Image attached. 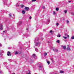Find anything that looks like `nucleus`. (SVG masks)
Masks as SVG:
<instances>
[{"label": "nucleus", "instance_id": "nucleus-1", "mask_svg": "<svg viewBox=\"0 0 74 74\" xmlns=\"http://www.w3.org/2000/svg\"><path fill=\"white\" fill-rule=\"evenodd\" d=\"M35 42V45H36V46H37L38 45H40V43L39 42Z\"/></svg>", "mask_w": 74, "mask_h": 74}, {"label": "nucleus", "instance_id": "nucleus-2", "mask_svg": "<svg viewBox=\"0 0 74 74\" xmlns=\"http://www.w3.org/2000/svg\"><path fill=\"white\" fill-rule=\"evenodd\" d=\"M0 29L1 30L3 29V25L1 24H0Z\"/></svg>", "mask_w": 74, "mask_h": 74}, {"label": "nucleus", "instance_id": "nucleus-3", "mask_svg": "<svg viewBox=\"0 0 74 74\" xmlns=\"http://www.w3.org/2000/svg\"><path fill=\"white\" fill-rule=\"evenodd\" d=\"M67 50H69L70 51L71 49H70V47L69 46V45H67Z\"/></svg>", "mask_w": 74, "mask_h": 74}, {"label": "nucleus", "instance_id": "nucleus-4", "mask_svg": "<svg viewBox=\"0 0 74 74\" xmlns=\"http://www.w3.org/2000/svg\"><path fill=\"white\" fill-rule=\"evenodd\" d=\"M29 8L27 7H25V9L26 11H28V10H29Z\"/></svg>", "mask_w": 74, "mask_h": 74}, {"label": "nucleus", "instance_id": "nucleus-5", "mask_svg": "<svg viewBox=\"0 0 74 74\" xmlns=\"http://www.w3.org/2000/svg\"><path fill=\"white\" fill-rule=\"evenodd\" d=\"M53 50L54 51H55L56 52H58V50L57 49H53Z\"/></svg>", "mask_w": 74, "mask_h": 74}, {"label": "nucleus", "instance_id": "nucleus-6", "mask_svg": "<svg viewBox=\"0 0 74 74\" xmlns=\"http://www.w3.org/2000/svg\"><path fill=\"white\" fill-rule=\"evenodd\" d=\"M38 40V38H36L34 42H37Z\"/></svg>", "mask_w": 74, "mask_h": 74}, {"label": "nucleus", "instance_id": "nucleus-7", "mask_svg": "<svg viewBox=\"0 0 74 74\" xmlns=\"http://www.w3.org/2000/svg\"><path fill=\"white\" fill-rule=\"evenodd\" d=\"M33 56L34 57L35 56V59H37V57L36 56V54H33Z\"/></svg>", "mask_w": 74, "mask_h": 74}, {"label": "nucleus", "instance_id": "nucleus-8", "mask_svg": "<svg viewBox=\"0 0 74 74\" xmlns=\"http://www.w3.org/2000/svg\"><path fill=\"white\" fill-rule=\"evenodd\" d=\"M8 53L7 54L8 56H11V55H10V54L11 53V52H10L8 51Z\"/></svg>", "mask_w": 74, "mask_h": 74}, {"label": "nucleus", "instance_id": "nucleus-9", "mask_svg": "<svg viewBox=\"0 0 74 74\" xmlns=\"http://www.w3.org/2000/svg\"><path fill=\"white\" fill-rule=\"evenodd\" d=\"M25 12H25V10H23L22 11V13L23 14H25Z\"/></svg>", "mask_w": 74, "mask_h": 74}, {"label": "nucleus", "instance_id": "nucleus-10", "mask_svg": "<svg viewBox=\"0 0 74 74\" xmlns=\"http://www.w3.org/2000/svg\"><path fill=\"white\" fill-rule=\"evenodd\" d=\"M63 49H66V46H63Z\"/></svg>", "mask_w": 74, "mask_h": 74}, {"label": "nucleus", "instance_id": "nucleus-11", "mask_svg": "<svg viewBox=\"0 0 74 74\" xmlns=\"http://www.w3.org/2000/svg\"><path fill=\"white\" fill-rule=\"evenodd\" d=\"M28 73H27V74H31L30 73V70H28Z\"/></svg>", "mask_w": 74, "mask_h": 74}, {"label": "nucleus", "instance_id": "nucleus-12", "mask_svg": "<svg viewBox=\"0 0 74 74\" xmlns=\"http://www.w3.org/2000/svg\"><path fill=\"white\" fill-rule=\"evenodd\" d=\"M57 36L58 37H60V36H61V35L60 34H58L57 35Z\"/></svg>", "mask_w": 74, "mask_h": 74}, {"label": "nucleus", "instance_id": "nucleus-13", "mask_svg": "<svg viewBox=\"0 0 74 74\" xmlns=\"http://www.w3.org/2000/svg\"><path fill=\"white\" fill-rule=\"evenodd\" d=\"M21 23H22V22L21 21H20L18 23V25H20Z\"/></svg>", "mask_w": 74, "mask_h": 74}, {"label": "nucleus", "instance_id": "nucleus-14", "mask_svg": "<svg viewBox=\"0 0 74 74\" xmlns=\"http://www.w3.org/2000/svg\"><path fill=\"white\" fill-rule=\"evenodd\" d=\"M56 11H59V8H56Z\"/></svg>", "mask_w": 74, "mask_h": 74}, {"label": "nucleus", "instance_id": "nucleus-15", "mask_svg": "<svg viewBox=\"0 0 74 74\" xmlns=\"http://www.w3.org/2000/svg\"><path fill=\"white\" fill-rule=\"evenodd\" d=\"M16 54H18V52L17 51H16L15 53V55H16Z\"/></svg>", "mask_w": 74, "mask_h": 74}, {"label": "nucleus", "instance_id": "nucleus-16", "mask_svg": "<svg viewBox=\"0 0 74 74\" xmlns=\"http://www.w3.org/2000/svg\"><path fill=\"white\" fill-rule=\"evenodd\" d=\"M60 73H64V72L63 71H60Z\"/></svg>", "mask_w": 74, "mask_h": 74}, {"label": "nucleus", "instance_id": "nucleus-17", "mask_svg": "<svg viewBox=\"0 0 74 74\" xmlns=\"http://www.w3.org/2000/svg\"><path fill=\"white\" fill-rule=\"evenodd\" d=\"M47 55V53H44L45 56H46V55Z\"/></svg>", "mask_w": 74, "mask_h": 74}, {"label": "nucleus", "instance_id": "nucleus-18", "mask_svg": "<svg viewBox=\"0 0 74 74\" xmlns=\"http://www.w3.org/2000/svg\"><path fill=\"white\" fill-rule=\"evenodd\" d=\"M53 15H56V12H53Z\"/></svg>", "mask_w": 74, "mask_h": 74}, {"label": "nucleus", "instance_id": "nucleus-19", "mask_svg": "<svg viewBox=\"0 0 74 74\" xmlns=\"http://www.w3.org/2000/svg\"><path fill=\"white\" fill-rule=\"evenodd\" d=\"M35 51L36 52H38V49H35Z\"/></svg>", "mask_w": 74, "mask_h": 74}, {"label": "nucleus", "instance_id": "nucleus-20", "mask_svg": "<svg viewBox=\"0 0 74 74\" xmlns=\"http://www.w3.org/2000/svg\"><path fill=\"white\" fill-rule=\"evenodd\" d=\"M16 6H18V7H19V5L18 4V3L16 4Z\"/></svg>", "mask_w": 74, "mask_h": 74}, {"label": "nucleus", "instance_id": "nucleus-21", "mask_svg": "<svg viewBox=\"0 0 74 74\" xmlns=\"http://www.w3.org/2000/svg\"><path fill=\"white\" fill-rule=\"evenodd\" d=\"M71 39H72V40L74 39V36H72L71 37Z\"/></svg>", "mask_w": 74, "mask_h": 74}, {"label": "nucleus", "instance_id": "nucleus-22", "mask_svg": "<svg viewBox=\"0 0 74 74\" xmlns=\"http://www.w3.org/2000/svg\"><path fill=\"white\" fill-rule=\"evenodd\" d=\"M57 41L58 43H59V42H60V41H59V40H57Z\"/></svg>", "mask_w": 74, "mask_h": 74}, {"label": "nucleus", "instance_id": "nucleus-23", "mask_svg": "<svg viewBox=\"0 0 74 74\" xmlns=\"http://www.w3.org/2000/svg\"><path fill=\"white\" fill-rule=\"evenodd\" d=\"M63 38H64V39H66V38H67V37L63 36Z\"/></svg>", "mask_w": 74, "mask_h": 74}, {"label": "nucleus", "instance_id": "nucleus-24", "mask_svg": "<svg viewBox=\"0 0 74 74\" xmlns=\"http://www.w3.org/2000/svg\"><path fill=\"white\" fill-rule=\"evenodd\" d=\"M47 63L48 64H49V63H50V62H49V61H47Z\"/></svg>", "mask_w": 74, "mask_h": 74}, {"label": "nucleus", "instance_id": "nucleus-25", "mask_svg": "<svg viewBox=\"0 0 74 74\" xmlns=\"http://www.w3.org/2000/svg\"><path fill=\"white\" fill-rule=\"evenodd\" d=\"M36 1V0H32V2H34V1Z\"/></svg>", "mask_w": 74, "mask_h": 74}, {"label": "nucleus", "instance_id": "nucleus-26", "mask_svg": "<svg viewBox=\"0 0 74 74\" xmlns=\"http://www.w3.org/2000/svg\"><path fill=\"white\" fill-rule=\"evenodd\" d=\"M21 8H23V7H24V5H22L21 6Z\"/></svg>", "mask_w": 74, "mask_h": 74}, {"label": "nucleus", "instance_id": "nucleus-27", "mask_svg": "<svg viewBox=\"0 0 74 74\" xmlns=\"http://www.w3.org/2000/svg\"><path fill=\"white\" fill-rule=\"evenodd\" d=\"M64 12L66 14V13H67V10H64Z\"/></svg>", "mask_w": 74, "mask_h": 74}, {"label": "nucleus", "instance_id": "nucleus-28", "mask_svg": "<svg viewBox=\"0 0 74 74\" xmlns=\"http://www.w3.org/2000/svg\"><path fill=\"white\" fill-rule=\"evenodd\" d=\"M72 15H74V12H72Z\"/></svg>", "mask_w": 74, "mask_h": 74}, {"label": "nucleus", "instance_id": "nucleus-29", "mask_svg": "<svg viewBox=\"0 0 74 74\" xmlns=\"http://www.w3.org/2000/svg\"><path fill=\"white\" fill-rule=\"evenodd\" d=\"M56 26H58V25H59V23H56Z\"/></svg>", "mask_w": 74, "mask_h": 74}, {"label": "nucleus", "instance_id": "nucleus-30", "mask_svg": "<svg viewBox=\"0 0 74 74\" xmlns=\"http://www.w3.org/2000/svg\"><path fill=\"white\" fill-rule=\"evenodd\" d=\"M39 67H40V68H42V66H40Z\"/></svg>", "mask_w": 74, "mask_h": 74}, {"label": "nucleus", "instance_id": "nucleus-31", "mask_svg": "<svg viewBox=\"0 0 74 74\" xmlns=\"http://www.w3.org/2000/svg\"><path fill=\"white\" fill-rule=\"evenodd\" d=\"M9 16H10V17H11V14H10L9 15Z\"/></svg>", "mask_w": 74, "mask_h": 74}, {"label": "nucleus", "instance_id": "nucleus-32", "mask_svg": "<svg viewBox=\"0 0 74 74\" xmlns=\"http://www.w3.org/2000/svg\"><path fill=\"white\" fill-rule=\"evenodd\" d=\"M67 23L68 24L69 23V21H67Z\"/></svg>", "mask_w": 74, "mask_h": 74}, {"label": "nucleus", "instance_id": "nucleus-33", "mask_svg": "<svg viewBox=\"0 0 74 74\" xmlns=\"http://www.w3.org/2000/svg\"><path fill=\"white\" fill-rule=\"evenodd\" d=\"M32 19V17L30 16L29 17V19Z\"/></svg>", "mask_w": 74, "mask_h": 74}, {"label": "nucleus", "instance_id": "nucleus-34", "mask_svg": "<svg viewBox=\"0 0 74 74\" xmlns=\"http://www.w3.org/2000/svg\"><path fill=\"white\" fill-rule=\"evenodd\" d=\"M48 23H49V22H50V21H49V20H48Z\"/></svg>", "mask_w": 74, "mask_h": 74}, {"label": "nucleus", "instance_id": "nucleus-35", "mask_svg": "<svg viewBox=\"0 0 74 74\" xmlns=\"http://www.w3.org/2000/svg\"><path fill=\"white\" fill-rule=\"evenodd\" d=\"M42 8L43 9H44V8H45V7L44 6H43L42 7Z\"/></svg>", "mask_w": 74, "mask_h": 74}, {"label": "nucleus", "instance_id": "nucleus-36", "mask_svg": "<svg viewBox=\"0 0 74 74\" xmlns=\"http://www.w3.org/2000/svg\"><path fill=\"white\" fill-rule=\"evenodd\" d=\"M50 33H52V31L51 30L50 32Z\"/></svg>", "mask_w": 74, "mask_h": 74}, {"label": "nucleus", "instance_id": "nucleus-37", "mask_svg": "<svg viewBox=\"0 0 74 74\" xmlns=\"http://www.w3.org/2000/svg\"><path fill=\"white\" fill-rule=\"evenodd\" d=\"M69 37V35H67V37Z\"/></svg>", "mask_w": 74, "mask_h": 74}, {"label": "nucleus", "instance_id": "nucleus-38", "mask_svg": "<svg viewBox=\"0 0 74 74\" xmlns=\"http://www.w3.org/2000/svg\"><path fill=\"white\" fill-rule=\"evenodd\" d=\"M1 44H0V47H1Z\"/></svg>", "mask_w": 74, "mask_h": 74}, {"label": "nucleus", "instance_id": "nucleus-39", "mask_svg": "<svg viewBox=\"0 0 74 74\" xmlns=\"http://www.w3.org/2000/svg\"><path fill=\"white\" fill-rule=\"evenodd\" d=\"M69 3H71V1H69Z\"/></svg>", "mask_w": 74, "mask_h": 74}, {"label": "nucleus", "instance_id": "nucleus-40", "mask_svg": "<svg viewBox=\"0 0 74 74\" xmlns=\"http://www.w3.org/2000/svg\"><path fill=\"white\" fill-rule=\"evenodd\" d=\"M49 42H50L49 41H48V43H49Z\"/></svg>", "mask_w": 74, "mask_h": 74}, {"label": "nucleus", "instance_id": "nucleus-41", "mask_svg": "<svg viewBox=\"0 0 74 74\" xmlns=\"http://www.w3.org/2000/svg\"><path fill=\"white\" fill-rule=\"evenodd\" d=\"M1 73V71H0V73Z\"/></svg>", "mask_w": 74, "mask_h": 74}, {"label": "nucleus", "instance_id": "nucleus-42", "mask_svg": "<svg viewBox=\"0 0 74 74\" xmlns=\"http://www.w3.org/2000/svg\"><path fill=\"white\" fill-rule=\"evenodd\" d=\"M12 74H15L14 73H12Z\"/></svg>", "mask_w": 74, "mask_h": 74}, {"label": "nucleus", "instance_id": "nucleus-43", "mask_svg": "<svg viewBox=\"0 0 74 74\" xmlns=\"http://www.w3.org/2000/svg\"><path fill=\"white\" fill-rule=\"evenodd\" d=\"M27 29H28L27 28L26 30H27Z\"/></svg>", "mask_w": 74, "mask_h": 74}, {"label": "nucleus", "instance_id": "nucleus-44", "mask_svg": "<svg viewBox=\"0 0 74 74\" xmlns=\"http://www.w3.org/2000/svg\"><path fill=\"white\" fill-rule=\"evenodd\" d=\"M3 32H5V31H3Z\"/></svg>", "mask_w": 74, "mask_h": 74}, {"label": "nucleus", "instance_id": "nucleus-45", "mask_svg": "<svg viewBox=\"0 0 74 74\" xmlns=\"http://www.w3.org/2000/svg\"><path fill=\"white\" fill-rule=\"evenodd\" d=\"M61 46L62 47H63V46Z\"/></svg>", "mask_w": 74, "mask_h": 74}, {"label": "nucleus", "instance_id": "nucleus-46", "mask_svg": "<svg viewBox=\"0 0 74 74\" xmlns=\"http://www.w3.org/2000/svg\"><path fill=\"white\" fill-rule=\"evenodd\" d=\"M10 47L9 48V49H10Z\"/></svg>", "mask_w": 74, "mask_h": 74}, {"label": "nucleus", "instance_id": "nucleus-47", "mask_svg": "<svg viewBox=\"0 0 74 74\" xmlns=\"http://www.w3.org/2000/svg\"><path fill=\"white\" fill-rule=\"evenodd\" d=\"M13 15H14V14H13Z\"/></svg>", "mask_w": 74, "mask_h": 74}]
</instances>
